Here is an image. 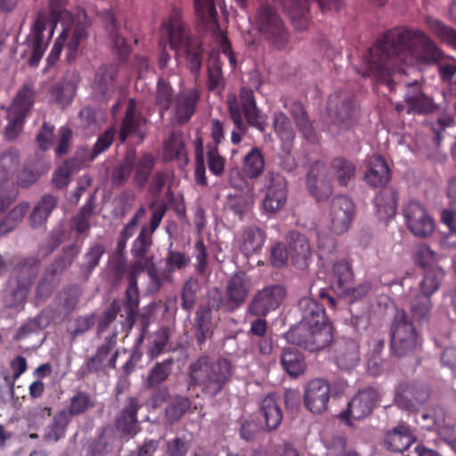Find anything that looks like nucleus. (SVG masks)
<instances>
[{
  "label": "nucleus",
  "mask_w": 456,
  "mask_h": 456,
  "mask_svg": "<svg viewBox=\"0 0 456 456\" xmlns=\"http://www.w3.org/2000/svg\"><path fill=\"white\" fill-rule=\"evenodd\" d=\"M195 149V169L194 178L197 184L200 186L208 185V178L206 176V167L204 158V144L201 137H197L194 142Z\"/></svg>",
  "instance_id": "obj_61"
},
{
  "label": "nucleus",
  "mask_w": 456,
  "mask_h": 456,
  "mask_svg": "<svg viewBox=\"0 0 456 456\" xmlns=\"http://www.w3.org/2000/svg\"><path fill=\"white\" fill-rule=\"evenodd\" d=\"M94 407L92 396L86 391L77 390L69 399L66 409L61 410L71 420L74 416H80Z\"/></svg>",
  "instance_id": "obj_46"
},
{
  "label": "nucleus",
  "mask_w": 456,
  "mask_h": 456,
  "mask_svg": "<svg viewBox=\"0 0 456 456\" xmlns=\"http://www.w3.org/2000/svg\"><path fill=\"white\" fill-rule=\"evenodd\" d=\"M330 387L327 381L321 379L311 380L305 390L304 401L306 409L313 413H322L328 406Z\"/></svg>",
  "instance_id": "obj_24"
},
{
  "label": "nucleus",
  "mask_w": 456,
  "mask_h": 456,
  "mask_svg": "<svg viewBox=\"0 0 456 456\" xmlns=\"http://www.w3.org/2000/svg\"><path fill=\"white\" fill-rule=\"evenodd\" d=\"M165 157L169 160H176L181 167L188 162V155L183 140L175 134L171 135L165 143Z\"/></svg>",
  "instance_id": "obj_56"
},
{
  "label": "nucleus",
  "mask_w": 456,
  "mask_h": 456,
  "mask_svg": "<svg viewBox=\"0 0 456 456\" xmlns=\"http://www.w3.org/2000/svg\"><path fill=\"white\" fill-rule=\"evenodd\" d=\"M212 317L211 311L201 307L196 312L194 322V334L197 344L202 346L211 335Z\"/></svg>",
  "instance_id": "obj_54"
},
{
  "label": "nucleus",
  "mask_w": 456,
  "mask_h": 456,
  "mask_svg": "<svg viewBox=\"0 0 456 456\" xmlns=\"http://www.w3.org/2000/svg\"><path fill=\"white\" fill-rule=\"evenodd\" d=\"M401 64L436 65L442 81L451 82L456 74V59L446 55L424 31L406 27L387 30L370 49L367 70L378 82L394 89V76L403 72Z\"/></svg>",
  "instance_id": "obj_1"
},
{
  "label": "nucleus",
  "mask_w": 456,
  "mask_h": 456,
  "mask_svg": "<svg viewBox=\"0 0 456 456\" xmlns=\"http://www.w3.org/2000/svg\"><path fill=\"white\" fill-rule=\"evenodd\" d=\"M280 362L284 371L292 378H297L302 375L306 368V362L303 354L292 347L282 349Z\"/></svg>",
  "instance_id": "obj_37"
},
{
  "label": "nucleus",
  "mask_w": 456,
  "mask_h": 456,
  "mask_svg": "<svg viewBox=\"0 0 456 456\" xmlns=\"http://www.w3.org/2000/svg\"><path fill=\"white\" fill-rule=\"evenodd\" d=\"M265 159L258 147H253L242 159L243 174L248 179L260 177L265 170Z\"/></svg>",
  "instance_id": "obj_44"
},
{
  "label": "nucleus",
  "mask_w": 456,
  "mask_h": 456,
  "mask_svg": "<svg viewBox=\"0 0 456 456\" xmlns=\"http://www.w3.org/2000/svg\"><path fill=\"white\" fill-rule=\"evenodd\" d=\"M134 164L135 151H129L126 153L123 159L118 162L112 169L110 181L113 187H121L127 183L134 169Z\"/></svg>",
  "instance_id": "obj_47"
},
{
  "label": "nucleus",
  "mask_w": 456,
  "mask_h": 456,
  "mask_svg": "<svg viewBox=\"0 0 456 456\" xmlns=\"http://www.w3.org/2000/svg\"><path fill=\"white\" fill-rule=\"evenodd\" d=\"M4 296L7 307L14 308L26 301L28 290L38 274L41 263L34 256H18Z\"/></svg>",
  "instance_id": "obj_5"
},
{
  "label": "nucleus",
  "mask_w": 456,
  "mask_h": 456,
  "mask_svg": "<svg viewBox=\"0 0 456 456\" xmlns=\"http://www.w3.org/2000/svg\"><path fill=\"white\" fill-rule=\"evenodd\" d=\"M29 205L21 202L10 210L7 216L0 222V236L13 231L22 221L28 211Z\"/></svg>",
  "instance_id": "obj_58"
},
{
  "label": "nucleus",
  "mask_w": 456,
  "mask_h": 456,
  "mask_svg": "<svg viewBox=\"0 0 456 456\" xmlns=\"http://www.w3.org/2000/svg\"><path fill=\"white\" fill-rule=\"evenodd\" d=\"M34 104V91L29 85H24L17 93L12 104L7 109L8 124L5 136L14 140L23 129L25 119Z\"/></svg>",
  "instance_id": "obj_11"
},
{
  "label": "nucleus",
  "mask_w": 456,
  "mask_h": 456,
  "mask_svg": "<svg viewBox=\"0 0 456 456\" xmlns=\"http://www.w3.org/2000/svg\"><path fill=\"white\" fill-rule=\"evenodd\" d=\"M422 339L404 310H397L390 328L391 352L397 357L411 356L421 348Z\"/></svg>",
  "instance_id": "obj_7"
},
{
  "label": "nucleus",
  "mask_w": 456,
  "mask_h": 456,
  "mask_svg": "<svg viewBox=\"0 0 456 456\" xmlns=\"http://www.w3.org/2000/svg\"><path fill=\"white\" fill-rule=\"evenodd\" d=\"M379 401L378 390L368 387L360 389L347 404L346 411L342 413L343 418L351 417L362 419L371 414Z\"/></svg>",
  "instance_id": "obj_20"
},
{
  "label": "nucleus",
  "mask_w": 456,
  "mask_h": 456,
  "mask_svg": "<svg viewBox=\"0 0 456 456\" xmlns=\"http://www.w3.org/2000/svg\"><path fill=\"white\" fill-rule=\"evenodd\" d=\"M301 320L295 326H309L320 322H330L325 315L323 305L312 297H302L298 301Z\"/></svg>",
  "instance_id": "obj_28"
},
{
  "label": "nucleus",
  "mask_w": 456,
  "mask_h": 456,
  "mask_svg": "<svg viewBox=\"0 0 456 456\" xmlns=\"http://www.w3.org/2000/svg\"><path fill=\"white\" fill-rule=\"evenodd\" d=\"M197 17L206 30L210 31L214 42L219 46L221 53L225 55L232 69L237 66V58L226 33L221 29L217 19L215 0H194Z\"/></svg>",
  "instance_id": "obj_8"
},
{
  "label": "nucleus",
  "mask_w": 456,
  "mask_h": 456,
  "mask_svg": "<svg viewBox=\"0 0 456 456\" xmlns=\"http://www.w3.org/2000/svg\"><path fill=\"white\" fill-rule=\"evenodd\" d=\"M328 110L334 122L346 126H350L358 114V106L354 95L345 91L337 92L330 96Z\"/></svg>",
  "instance_id": "obj_19"
},
{
  "label": "nucleus",
  "mask_w": 456,
  "mask_h": 456,
  "mask_svg": "<svg viewBox=\"0 0 456 456\" xmlns=\"http://www.w3.org/2000/svg\"><path fill=\"white\" fill-rule=\"evenodd\" d=\"M424 22L429 31L441 42L456 49V28L448 26L432 15H426Z\"/></svg>",
  "instance_id": "obj_41"
},
{
  "label": "nucleus",
  "mask_w": 456,
  "mask_h": 456,
  "mask_svg": "<svg viewBox=\"0 0 456 456\" xmlns=\"http://www.w3.org/2000/svg\"><path fill=\"white\" fill-rule=\"evenodd\" d=\"M56 205L57 199L54 196L44 195L30 214L31 226L33 228L43 226Z\"/></svg>",
  "instance_id": "obj_52"
},
{
  "label": "nucleus",
  "mask_w": 456,
  "mask_h": 456,
  "mask_svg": "<svg viewBox=\"0 0 456 456\" xmlns=\"http://www.w3.org/2000/svg\"><path fill=\"white\" fill-rule=\"evenodd\" d=\"M289 256L292 265L299 269H306L313 256V248L308 239L297 231H291L287 235Z\"/></svg>",
  "instance_id": "obj_22"
},
{
  "label": "nucleus",
  "mask_w": 456,
  "mask_h": 456,
  "mask_svg": "<svg viewBox=\"0 0 456 456\" xmlns=\"http://www.w3.org/2000/svg\"><path fill=\"white\" fill-rule=\"evenodd\" d=\"M95 208V197L91 195L78 213L70 219V229L77 235L87 233L91 228V218Z\"/></svg>",
  "instance_id": "obj_40"
},
{
  "label": "nucleus",
  "mask_w": 456,
  "mask_h": 456,
  "mask_svg": "<svg viewBox=\"0 0 456 456\" xmlns=\"http://www.w3.org/2000/svg\"><path fill=\"white\" fill-rule=\"evenodd\" d=\"M407 229L415 236L425 238L432 234L435 228L434 220L426 208L414 200H409L403 208Z\"/></svg>",
  "instance_id": "obj_17"
},
{
  "label": "nucleus",
  "mask_w": 456,
  "mask_h": 456,
  "mask_svg": "<svg viewBox=\"0 0 456 456\" xmlns=\"http://www.w3.org/2000/svg\"><path fill=\"white\" fill-rule=\"evenodd\" d=\"M265 192L263 208L268 213H276L287 202L288 188L285 178L275 172H268L260 189Z\"/></svg>",
  "instance_id": "obj_16"
},
{
  "label": "nucleus",
  "mask_w": 456,
  "mask_h": 456,
  "mask_svg": "<svg viewBox=\"0 0 456 456\" xmlns=\"http://www.w3.org/2000/svg\"><path fill=\"white\" fill-rule=\"evenodd\" d=\"M219 53L212 51L208 60L207 88L209 92L221 94L225 87V78L223 74Z\"/></svg>",
  "instance_id": "obj_34"
},
{
  "label": "nucleus",
  "mask_w": 456,
  "mask_h": 456,
  "mask_svg": "<svg viewBox=\"0 0 456 456\" xmlns=\"http://www.w3.org/2000/svg\"><path fill=\"white\" fill-rule=\"evenodd\" d=\"M125 302L126 297L122 303V306L119 301L113 300L110 305L104 311L103 316L99 321L97 325V332L98 334L102 333L107 327L116 319L117 315L120 313V316L125 318V323L132 327L134 322L130 324L129 321L126 318V311H125Z\"/></svg>",
  "instance_id": "obj_60"
},
{
  "label": "nucleus",
  "mask_w": 456,
  "mask_h": 456,
  "mask_svg": "<svg viewBox=\"0 0 456 456\" xmlns=\"http://www.w3.org/2000/svg\"><path fill=\"white\" fill-rule=\"evenodd\" d=\"M156 158L151 152H145L137 159H135V164L133 169L134 170V183L140 189L146 186L151 174L156 165Z\"/></svg>",
  "instance_id": "obj_49"
},
{
  "label": "nucleus",
  "mask_w": 456,
  "mask_h": 456,
  "mask_svg": "<svg viewBox=\"0 0 456 456\" xmlns=\"http://www.w3.org/2000/svg\"><path fill=\"white\" fill-rule=\"evenodd\" d=\"M71 420L65 412L58 411L52 421L45 427L43 438L45 442L57 443L64 438Z\"/></svg>",
  "instance_id": "obj_50"
},
{
  "label": "nucleus",
  "mask_w": 456,
  "mask_h": 456,
  "mask_svg": "<svg viewBox=\"0 0 456 456\" xmlns=\"http://www.w3.org/2000/svg\"><path fill=\"white\" fill-rule=\"evenodd\" d=\"M256 25L265 40L277 50H285L289 43V33L276 9L262 4L256 13Z\"/></svg>",
  "instance_id": "obj_9"
},
{
  "label": "nucleus",
  "mask_w": 456,
  "mask_h": 456,
  "mask_svg": "<svg viewBox=\"0 0 456 456\" xmlns=\"http://www.w3.org/2000/svg\"><path fill=\"white\" fill-rule=\"evenodd\" d=\"M286 296V289L279 284L266 286L257 290L248 305L247 312L253 316L266 317L276 310Z\"/></svg>",
  "instance_id": "obj_14"
},
{
  "label": "nucleus",
  "mask_w": 456,
  "mask_h": 456,
  "mask_svg": "<svg viewBox=\"0 0 456 456\" xmlns=\"http://www.w3.org/2000/svg\"><path fill=\"white\" fill-rule=\"evenodd\" d=\"M117 337L116 331L105 337L103 343L96 349L95 354L87 358L85 364L77 370L79 379H85L88 375L97 373L106 368V361L117 346Z\"/></svg>",
  "instance_id": "obj_23"
},
{
  "label": "nucleus",
  "mask_w": 456,
  "mask_h": 456,
  "mask_svg": "<svg viewBox=\"0 0 456 456\" xmlns=\"http://www.w3.org/2000/svg\"><path fill=\"white\" fill-rule=\"evenodd\" d=\"M284 108L290 113L303 136L311 142H315L316 133L303 104L298 101H293L285 102Z\"/></svg>",
  "instance_id": "obj_33"
},
{
  "label": "nucleus",
  "mask_w": 456,
  "mask_h": 456,
  "mask_svg": "<svg viewBox=\"0 0 456 456\" xmlns=\"http://www.w3.org/2000/svg\"><path fill=\"white\" fill-rule=\"evenodd\" d=\"M96 158L93 157V152L87 146H80L76 150L74 155L66 159L64 163L76 173L87 167Z\"/></svg>",
  "instance_id": "obj_62"
},
{
  "label": "nucleus",
  "mask_w": 456,
  "mask_h": 456,
  "mask_svg": "<svg viewBox=\"0 0 456 456\" xmlns=\"http://www.w3.org/2000/svg\"><path fill=\"white\" fill-rule=\"evenodd\" d=\"M355 172L354 163L343 157H337L330 163V176L341 187H346L354 179Z\"/></svg>",
  "instance_id": "obj_39"
},
{
  "label": "nucleus",
  "mask_w": 456,
  "mask_h": 456,
  "mask_svg": "<svg viewBox=\"0 0 456 456\" xmlns=\"http://www.w3.org/2000/svg\"><path fill=\"white\" fill-rule=\"evenodd\" d=\"M20 166L19 151L11 148L0 154V214L15 200L17 191L8 182L12 179Z\"/></svg>",
  "instance_id": "obj_13"
},
{
  "label": "nucleus",
  "mask_w": 456,
  "mask_h": 456,
  "mask_svg": "<svg viewBox=\"0 0 456 456\" xmlns=\"http://www.w3.org/2000/svg\"><path fill=\"white\" fill-rule=\"evenodd\" d=\"M404 102L408 106L407 113L414 115H428L439 110V104L433 97L426 94L418 82L408 84L404 94Z\"/></svg>",
  "instance_id": "obj_21"
},
{
  "label": "nucleus",
  "mask_w": 456,
  "mask_h": 456,
  "mask_svg": "<svg viewBox=\"0 0 456 456\" xmlns=\"http://www.w3.org/2000/svg\"><path fill=\"white\" fill-rule=\"evenodd\" d=\"M145 124V119L140 112L136 111V102L131 98L128 100L125 115L121 120L118 132V139L121 143L126 142L128 136L135 135L143 139L141 127Z\"/></svg>",
  "instance_id": "obj_25"
},
{
  "label": "nucleus",
  "mask_w": 456,
  "mask_h": 456,
  "mask_svg": "<svg viewBox=\"0 0 456 456\" xmlns=\"http://www.w3.org/2000/svg\"><path fill=\"white\" fill-rule=\"evenodd\" d=\"M161 34L167 37L170 48L179 50L185 47L188 69L197 77L202 67L204 49L200 42L187 37L182 13L177 8H173L167 20L163 22Z\"/></svg>",
  "instance_id": "obj_4"
},
{
  "label": "nucleus",
  "mask_w": 456,
  "mask_h": 456,
  "mask_svg": "<svg viewBox=\"0 0 456 456\" xmlns=\"http://www.w3.org/2000/svg\"><path fill=\"white\" fill-rule=\"evenodd\" d=\"M49 170V165L43 159L29 160L18 175V184L28 188Z\"/></svg>",
  "instance_id": "obj_48"
},
{
  "label": "nucleus",
  "mask_w": 456,
  "mask_h": 456,
  "mask_svg": "<svg viewBox=\"0 0 456 456\" xmlns=\"http://www.w3.org/2000/svg\"><path fill=\"white\" fill-rule=\"evenodd\" d=\"M273 130L283 142H292L295 131L289 117L282 111H275L273 115Z\"/></svg>",
  "instance_id": "obj_59"
},
{
  "label": "nucleus",
  "mask_w": 456,
  "mask_h": 456,
  "mask_svg": "<svg viewBox=\"0 0 456 456\" xmlns=\"http://www.w3.org/2000/svg\"><path fill=\"white\" fill-rule=\"evenodd\" d=\"M398 195L392 188L384 187L374 198V205L380 217H392L396 214Z\"/></svg>",
  "instance_id": "obj_43"
},
{
  "label": "nucleus",
  "mask_w": 456,
  "mask_h": 456,
  "mask_svg": "<svg viewBox=\"0 0 456 456\" xmlns=\"http://www.w3.org/2000/svg\"><path fill=\"white\" fill-rule=\"evenodd\" d=\"M232 362L224 357L216 360L201 355L188 367V389L199 388L204 397L213 399L231 382Z\"/></svg>",
  "instance_id": "obj_2"
},
{
  "label": "nucleus",
  "mask_w": 456,
  "mask_h": 456,
  "mask_svg": "<svg viewBox=\"0 0 456 456\" xmlns=\"http://www.w3.org/2000/svg\"><path fill=\"white\" fill-rule=\"evenodd\" d=\"M87 37V26L84 23L76 24L66 45V57L69 62L76 60L78 55L81 44Z\"/></svg>",
  "instance_id": "obj_57"
},
{
  "label": "nucleus",
  "mask_w": 456,
  "mask_h": 456,
  "mask_svg": "<svg viewBox=\"0 0 456 456\" xmlns=\"http://www.w3.org/2000/svg\"><path fill=\"white\" fill-rule=\"evenodd\" d=\"M152 245L151 234L143 227L137 238L134 240L131 253L136 260L131 265L127 281L128 285L126 289L125 311L126 318L130 324L135 322L139 307V289L137 287V277L145 271L149 265L153 263L152 256H147V254Z\"/></svg>",
  "instance_id": "obj_3"
},
{
  "label": "nucleus",
  "mask_w": 456,
  "mask_h": 456,
  "mask_svg": "<svg viewBox=\"0 0 456 456\" xmlns=\"http://www.w3.org/2000/svg\"><path fill=\"white\" fill-rule=\"evenodd\" d=\"M266 240L265 232L257 226H248L241 232L240 249L247 257L260 251Z\"/></svg>",
  "instance_id": "obj_35"
},
{
  "label": "nucleus",
  "mask_w": 456,
  "mask_h": 456,
  "mask_svg": "<svg viewBox=\"0 0 456 456\" xmlns=\"http://www.w3.org/2000/svg\"><path fill=\"white\" fill-rule=\"evenodd\" d=\"M118 69L115 65L101 66L95 74L94 90L102 98H107L115 90Z\"/></svg>",
  "instance_id": "obj_38"
},
{
  "label": "nucleus",
  "mask_w": 456,
  "mask_h": 456,
  "mask_svg": "<svg viewBox=\"0 0 456 456\" xmlns=\"http://www.w3.org/2000/svg\"><path fill=\"white\" fill-rule=\"evenodd\" d=\"M410 304L411 316L415 321L424 322L428 320L430 311L432 309L430 297L417 295L411 300Z\"/></svg>",
  "instance_id": "obj_63"
},
{
  "label": "nucleus",
  "mask_w": 456,
  "mask_h": 456,
  "mask_svg": "<svg viewBox=\"0 0 456 456\" xmlns=\"http://www.w3.org/2000/svg\"><path fill=\"white\" fill-rule=\"evenodd\" d=\"M429 397L428 386L416 381H403L395 388L394 402L402 410L416 411Z\"/></svg>",
  "instance_id": "obj_15"
},
{
  "label": "nucleus",
  "mask_w": 456,
  "mask_h": 456,
  "mask_svg": "<svg viewBox=\"0 0 456 456\" xmlns=\"http://www.w3.org/2000/svg\"><path fill=\"white\" fill-rule=\"evenodd\" d=\"M260 412L268 431L276 430L282 420V410L276 394H268L260 403Z\"/></svg>",
  "instance_id": "obj_32"
},
{
  "label": "nucleus",
  "mask_w": 456,
  "mask_h": 456,
  "mask_svg": "<svg viewBox=\"0 0 456 456\" xmlns=\"http://www.w3.org/2000/svg\"><path fill=\"white\" fill-rule=\"evenodd\" d=\"M354 273L351 265L346 259L337 261L333 265V289L338 297H347L352 289Z\"/></svg>",
  "instance_id": "obj_29"
},
{
  "label": "nucleus",
  "mask_w": 456,
  "mask_h": 456,
  "mask_svg": "<svg viewBox=\"0 0 456 456\" xmlns=\"http://www.w3.org/2000/svg\"><path fill=\"white\" fill-rule=\"evenodd\" d=\"M139 409L140 404L137 398H128L127 404L116 418L117 429L124 435H135L138 431L137 412Z\"/></svg>",
  "instance_id": "obj_31"
},
{
  "label": "nucleus",
  "mask_w": 456,
  "mask_h": 456,
  "mask_svg": "<svg viewBox=\"0 0 456 456\" xmlns=\"http://www.w3.org/2000/svg\"><path fill=\"white\" fill-rule=\"evenodd\" d=\"M355 207L350 198L337 195L332 198L329 207L330 229L336 234H343L351 226Z\"/></svg>",
  "instance_id": "obj_18"
},
{
  "label": "nucleus",
  "mask_w": 456,
  "mask_h": 456,
  "mask_svg": "<svg viewBox=\"0 0 456 456\" xmlns=\"http://www.w3.org/2000/svg\"><path fill=\"white\" fill-rule=\"evenodd\" d=\"M199 289L200 284L195 279L191 278L183 283L181 291V306L187 313H191L193 309L196 304L197 292Z\"/></svg>",
  "instance_id": "obj_64"
},
{
  "label": "nucleus",
  "mask_w": 456,
  "mask_h": 456,
  "mask_svg": "<svg viewBox=\"0 0 456 456\" xmlns=\"http://www.w3.org/2000/svg\"><path fill=\"white\" fill-rule=\"evenodd\" d=\"M365 181L372 187H384L391 178L390 169L384 158L379 154L369 159V167L365 173Z\"/></svg>",
  "instance_id": "obj_30"
},
{
  "label": "nucleus",
  "mask_w": 456,
  "mask_h": 456,
  "mask_svg": "<svg viewBox=\"0 0 456 456\" xmlns=\"http://www.w3.org/2000/svg\"><path fill=\"white\" fill-rule=\"evenodd\" d=\"M228 110L231 119L239 130L245 131V117L249 126L264 132L267 126L266 116L256 106L254 92L248 86H242L239 96L228 98Z\"/></svg>",
  "instance_id": "obj_6"
},
{
  "label": "nucleus",
  "mask_w": 456,
  "mask_h": 456,
  "mask_svg": "<svg viewBox=\"0 0 456 456\" xmlns=\"http://www.w3.org/2000/svg\"><path fill=\"white\" fill-rule=\"evenodd\" d=\"M200 100L196 88L181 91L175 99V116L176 122L183 125L193 116Z\"/></svg>",
  "instance_id": "obj_26"
},
{
  "label": "nucleus",
  "mask_w": 456,
  "mask_h": 456,
  "mask_svg": "<svg viewBox=\"0 0 456 456\" xmlns=\"http://www.w3.org/2000/svg\"><path fill=\"white\" fill-rule=\"evenodd\" d=\"M444 278V272L439 266H430L424 270L423 279L419 282L420 296H431L436 293Z\"/></svg>",
  "instance_id": "obj_53"
},
{
  "label": "nucleus",
  "mask_w": 456,
  "mask_h": 456,
  "mask_svg": "<svg viewBox=\"0 0 456 456\" xmlns=\"http://www.w3.org/2000/svg\"><path fill=\"white\" fill-rule=\"evenodd\" d=\"M191 408V401L189 397L176 395L166 407V418L173 424L180 421Z\"/></svg>",
  "instance_id": "obj_55"
},
{
  "label": "nucleus",
  "mask_w": 456,
  "mask_h": 456,
  "mask_svg": "<svg viewBox=\"0 0 456 456\" xmlns=\"http://www.w3.org/2000/svg\"><path fill=\"white\" fill-rule=\"evenodd\" d=\"M81 247L77 243L70 244L62 248L61 254L57 256L47 269V272L60 278V275L71 265L79 255Z\"/></svg>",
  "instance_id": "obj_51"
},
{
  "label": "nucleus",
  "mask_w": 456,
  "mask_h": 456,
  "mask_svg": "<svg viewBox=\"0 0 456 456\" xmlns=\"http://www.w3.org/2000/svg\"><path fill=\"white\" fill-rule=\"evenodd\" d=\"M414 440L409 427L400 425L387 435L385 444L393 452H403L410 447Z\"/></svg>",
  "instance_id": "obj_42"
},
{
  "label": "nucleus",
  "mask_w": 456,
  "mask_h": 456,
  "mask_svg": "<svg viewBox=\"0 0 456 456\" xmlns=\"http://www.w3.org/2000/svg\"><path fill=\"white\" fill-rule=\"evenodd\" d=\"M175 361L172 357L155 362L149 370L144 385L147 388H154L164 383L172 373Z\"/></svg>",
  "instance_id": "obj_45"
},
{
  "label": "nucleus",
  "mask_w": 456,
  "mask_h": 456,
  "mask_svg": "<svg viewBox=\"0 0 456 456\" xmlns=\"http://www.w3.org/2000/svg\"><path fill=\"white\" fill-rule=\"evenodd\" d=\"M250 290V281L244 273L232 275L227 281L224 295L213 298L212 307L232 313L241 307L246 302Z\"/></svg>",
  "instance_id": "obj_12"
},
{
  "label": "nucleus",
  "mask_w": 456,
  "mask_h": 456,
  "mask_svg": "<svg viewBox=\"0 0 456 456\" xmlns=\"http://www.w3.org/2000/svg\"><path fill=\"white\" fill-rule=\"evenodd\" d=\"M323 165L321 162L314 163L306 175V187L309 193L317 200H327L332 193L330 184L320 181L318 178L321 168Z\"/></svg>",
  "instance_id": "obj_36"
},
{
  "label": "nucleus",
  "mask_w": 456,
  "mask_h": 456,
  "mask_svg": "<svg viewBox=\"0 0 456 456\" xmlns=\"http://www.w3.org/2000/svg\"><path fill=\"white\" fill-rule=\"evenodd\" d=\"M333 327L330 322L309 326H293L285 334L288 342L310 352L329 346L333 341Z\"/></svg>",
  "instance_id": "obj_10"
},
{
  "label": "nucleus",
  "mask_w": 456,
  "mask_h": 456,
  "mask_svg": "<svg viewBox=\"0 0 456 456\" xmlns=\"http://www.w3.org/2000/svg\"><path fill=\"white\" fill-rule=\"evenodd\" d=\"M335 361L343 370H351L360 362L359 345L354 339H343L336 344Z\"/></svg>",
  "instance_id": "obj_27"
}]
</instances>
